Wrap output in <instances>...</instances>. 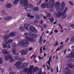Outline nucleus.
I'll return each mask as SVG.
<instances>
[{
	"label": "nucleus",
	"mask_w": 74,
	"mask_h": 74,
	"mask_svg": "<svg viewBox=\"0 0 74 74\" xmlns=\"http://www.w3.org/2000/svg\"><path fill=\"white\" fill-rule=\"evenodd\" d=\"M3 54H4L5 55H7V54H8V52L7 50L5 49H3Z\"/></svg>",
	"instance_id": "24"
},
{
	"label": "nucleus",
	"mask_w": 74,
	"mask_h": 74,
	"mask_svg": "<svg viewBox=\"0 0 74 74\" xmlns=\"http://www.w3.org/2000/svg\"><path fill=\"white\" fill-rule=\"evenodd\" d=\"M63 47H64V45L60 46L59 49V50H60V49H62L63 48Z\"/></svg>",
	"instance_id": "38"
},
{
	"label": "nucleus",
	"mask_w": 74,
	"mask_h": 74,
	"mask_svg": "<svg viewBox=\"0 0 74 74\" xmlns=\"http://www.w3.org/2000/svg\"><path fill=\"white\" fill-rule=\"evenodd\" d=\"M66 58H74V53L71 51L70 54H68L66 56Z\"/></svg>",
	"instance_id": "9"
},
{
	"label": "nucleus",
	"mask_w": 74,
	"mask_h": 74,
	"mask_svg": "<svg viewBox=\"0 0 74 74\" xmlns=\"http://www.w3.org/2000/svg\"><path fill=\"white\" fill-rule=\"evenodd\" d=\"M68 10V8L67 7L65 8L64 10L63 11L62 14L64 15L66 13V12Z\"/></svg>",
	"instance_id": "25"
},
{
	"label": "nucleus",
	"mask_w": 74,
	"mask_h": 74,
	"mask_svg": "<svg viewBox=\"0 0 74 74\" xmlns=\"http://www.w3.org/2000/svg\"><path fill=\"white\" fill-rule=\"evenodd\" d=\"M4 58L6 60H9L10 59H12L13 57L11 55H10L9 56L6 55L4 57Z\"/></svg>",
	"instance_id": "11"
},
{
	"label": "nucleus",
	"mask_w": 74,
	"mask_h": 74,
	"mask_svg": "<svg viewBox=\"0 0 74 74\" xmlns=\"http://www.w3.org/2000/svg\"><path fill=\"white\" fill-rule=\"evenodd\" d=\"M13 40L10 39L8 40V41H6L5 43L6 44H11V42H13Z\"/></svg>",
	"instance_id": "21"
},
{
	"label": "nucleus",
	"mask_w": 74,
	"mask_h": 74,
	"mask_svg": "<svg viewBox=\"0 0 74 74\" xmlns=\"http://www.w3.org/2000/svg\"><path fill=\"white\" fill-rule=\"evenodd\" d=\"M12 52H13V54H14V55H18L16 49L15 48L13 49L12 50Z\"/></svg>",
	"instance_id": "20"
},
{
	"label": "nucleus",
	"mask_w": 74,
	"mask_h": 74,
	"mask_svg": "<svg viewBox=\"0 0 74 74\" xmlns=\"http://www.w3.org/2000/svg\"><path fill=\"white\" fill-rule=\"evenodd\" d=\"M5 6L7 8L9 9L10 8H11L12 7V5L11 3H8L6 4Z\"/></svg>",
	"instance_id": "18"
},
{
	"label": "nucleus",
	"mask_w": 74,
	"mask_h": 74,
	"mask_svg": "<svg viewBox=\"0 0 74 74\" xmlns=\"http://www.w3.org/2000/svg\"><path fill=\"white\" fill-rule=\"evenodd\" d=\"M30 8L32 10L33 8V5L31 4H29L27 5V7L25 8V10H26V11H28L29 10V9H27V8Z\"/></svg>",
	"instance_id": "13"
},
{
	"label": "nucleus",
	"mask_w": 74,
	"mask_h": 74,
	"mask_svg": "<svg viewBox=\"0 0 74 74\" xmlns=\"http://www.w3.org/2000/svg\"><path fill=\"white\" fill-rule=\"evenodd\" d=\"M49 3H43L41 5V7L42 8H43L44 9L47 7V8H49L50 9V7L49 5Z\"/></svg>",
	"instance_id": "7"
},
{
	"label": "nucleus",
	"mask_w": 74,
	"mask_h": 74,
	"mask_svg": "<svg viewBox=\"0 0 74 74\" xmlns=\"http://www.w3.org/2000/svg\"><path fill=\"white\" fill-rule=\"evenodd\" d=\"M69 3L71 5H73V3L71 1H69Z\"/></svg>",
	"instance_id": "51"
},
{
	"label": "nucleus",
	"mask_w": 74,
	"mask_h": 74,
	"mask_svg": "<svg viewBox=\"0 0 74 74\" xmlns=\"http://www.w3.org/2000/svg\"><path fill=\"white\" fill-rule=\"evenodd\" d=\"M40 53H42V47H41L40 49Z\"/></svg>",
	"instance_id": "35"
},
{
	"label": "nucleus",
	"mask_w": 74,
	"mask_h": 74,
	"mask_svg": "<svg viewBox=\"0 0 74 74\" xmlns=\"http://www.w3.org/2000/svg\"><path fill=\"white\" fill-rule=\"evenodd\" d=\"M28 65V63H26L25 62H24L23 64V65L24 67H26Z\"/></svg>",
	"instance_id": "30"
},
{
	"label": "nucleus",
	"mask_w": 74,
	"mask_h": 74,
	"mask_svg": "<svg viewBox=\"0 0 74 74\" xmlns=\"http://www.w3.org/2000/svg\"><path fill=\"white\" fill-rule=\"evenodd\" d=\"M29 35L31 37H32V38H36V37H37V35L33 34L32 32H29Z\"/></svg>",
	"instance_id": "14"
},
{
	"label": "nucleus",
	"mask_w": 74,
	"mask_h": 74,
	"mask_svg": "<svg viewBox=\"0 0 74 74\" xmlns=\"http://www.w3.org/2000/svg\"><path fill=\"white\" fill-rule=\"evenodd\" d=\"M49 62H51V58L50 57L49 58Z\"/></svg>",
	"instance_id": "61"
},
{
	"label": "nucleus",
	"mask_w": 74,
	"mask_h": 74,
	"mask_svg": "<svg viewBox=\"0 0 74 74\" xmlns=\"http://www.w3.org/2000/svg\"><path fill=\"white\" fill-rule=\"evenodd\" d=\"M43 16L45 19H46V18H47L46 16H45L44 15H43Z\"/></svg>",
	"instance_id": "57"
},
{
	"label": "nucleus",
	"mask_w": 74,
	"mask_h": 74,
	"mask_svg": "<svg viewBox=\"0 0 74 74\" xmlns=\"http://www.w3.org/2000/svg\"><path fill=\"white\" fill-rule=\"evenodd\" d=\"M10 59H11L10 60V62H14V61H15V59L13 58Z\"/></svg>",
	"instance_id": "46"
},
{
	"label": "nucleus",
	"mask_w": 74,
	"mask_h": 74,
	"mask_svg": "<svg viewBox=\"0 0 74 74\" xmlns=\"http://www.w3.org/2000/svg\"><path fill=\"white\" fill-rule=\"evenodd\" d=\"M24 0H20V4L22 5L23 4V1Z\"/></svg>",
	"instance_id": "43"
},
{
	"label": "nucleus",
	"mask_w": 74,
	"mask_h": 74,
	"mask_svg": "<svg viewBox=\"0 0 74 74\" xmlns=\"http://www.w3.org/2000/svg\"><path fill=\"white\" fill-rule=\"evenodd\" d=\"M3 47L4 48H5L7 47V44H4Z\"/></svg>",
	"instance_id": "48"
},
{
	"label": "nucleus",
	"mask_w": 74,
	"mask_h": 74,
	"mask_svg": "<svg viewBox=\"0 0 74 74\" xmlns=\"http://www.w3.org/2000/svg\"><path fill=\"white\" fill-rule=\"evenodd\" d=\"M29 30L32 33H37V30L35 27L32 26H31L29 27Z\"/></svg>",
	"instance_id": "8"
},
{
	"label": "nucleus",
	"mask_w": 74,
	"mask_h": 74,
	"mask_svg": "<svg viewBox=\"0 0 74 74\" xmlns=\"http://www.w3.org/2000/svg\"><path fill=\"white\" fill-rule=\"evenodd\" d=\"M42 0H40L37 3V5H40V4L42 2Z\"/></svg>",
	"instance_id": "40"
},
{
	"label": "nucleus",
	"mask_w": 74,
	"mask_h": 74,
	"mask_svg": "<svg viewBox=\"0 0 74 74\" xmlns=\"http://www.w3.org/2000/svg\"><path fill=\"white\" fill-rule=\"evenodd\" d=\"M60 3L59 2H57L55 3V7H57L56 9V11L58 12L56 14V16L58 18H60V16L62 15V13L61 12L62 11L64 10V8L65 7V3L64 2H62L60 5V8L59 7L60 6Z\"/></svg>",
	"instance_id": "1"
},
{
	"label": "nucleus",
	"mask_w": 74,
	"mask_h": 74,
	"mask_svg": "<svg viewBox=\"0 0 74 74\" xmlns=\"http://www.w3.org/2000/svg\"><path fill=\"white\" fill-rule=\"evenodd\" d=\"M28 4V1L27 0H24L23 1V6H26Z\"/></svg>",
	"instance_id": "19"
},
{
	"label": "nucleus",
	"mask_w": 74,
	"mask_h": 74,
	"mask_svg": "<svg viewBox=\"0 0 74 74\" xmlns=\"http://www.w3.org/2000/svg\"><path fill=\"white\" fill-rule=\"evenodd\" d=\"M10 48H11V46H10V45H8L7 46V48L8 49H10Z\"/></svg>",
	"instance_id": "53"
},
{
	"label": "nucleus",
	"mask_w": 74,
	"mask_h": 74,
	"mask_svg": "<svg viewBox=\"0 0 74 74\" xmlns=\"http://www.w3.org/2000/svg\"><path fill=\"white\" fill-rule=\"evenodd\" d=\"M24 26L27 30H28V29H29V27L30 26V25L29 24L26 23L24 25Z\"/></svg>",
	"instance_id": "15"
},
{
	"label": "nucleus",
	"mask_w": 74,
	"mask_h": 74,
	"mask_svg": "<svg viewBox=\"0 0 74 74\" xmlns=\"http://www.w3.org/2000/svg\"><path fill=\"white\" fill-rule=\"evenodd\" d=\"M38 10H39V8L37 7H36L33 9V11H38Z\"/></svg>",
	"instance_id": "27"
},
{
	"label": "nucleus",
	"mask_w": 74,
	"mask_h": 74,
	"mask_svg": "<svg viewBox=\"0 0 74 74\" xmlns=\"http://www.w3.org/2000/svg\"><path fill=\"white\" fill-rule=\"evenodd\" d=\"M22 62H16L15 64V66H16L17 68V69H23L24 66H21L20 65L22 64Z\"/></svg>",
	"instance_id": "6"
},
{
	"label": "nucleus",
	"mask_w": 74,
	"mask_h": 74,
	"mask_svg": "<svg viewBox=\"0 0 74 74\" xmlns=\"http://www.w3.org/2000/svg\"><path fill=\"white\" fill-rule=\"evenodd\" d=\"M1 13L2 14H4V15H8V14H7V13L5 12V11L4 10H2L1 11Z\"/></svg>",
	"instance_id": "29"
},
{
	"label": "nucleus",
	"mask_w": 74,
	"mask_h": 74,
	"mask_svg": "<svg viewBox=\"0 0 74 74\" xmlns=\"http://www.w3.org/2000/svg\"><path fill=\"white\" fill-rule=\"evenodd\" d=\"M69 40V38H68L66 40L65 42H67V41H68Z\"/></svg>",
	"instance_id": "58"
},
{
	"label": "nucleus",
	"mask_w": 74,
	"mask_h": 74,
	"mask_svg": "<svg viewBox=\"0 0 74 74\" xmlns=\"http://www.w3.org/2000/svg\"><path fill=\"white\" fill-rule=\"evenodd\" d=\"M3 58H0V64H1L3 63Z\"/></svg>",
	"instance_id": "44"
},
{
	"label": "nucleus",
	"mask_w": 74,
	"mask_h": 74,
	"mask_svg": "<svg viewBox=\"0 0 74 74\" xmlns=\"http://www.w3.org/2000/svg\"><path fill=\"white\" fill-rule=\"evenodd\" d=\"M54 32H55V33H58V30L57 29H56L54 30Z\"/></svg>",
	"instance_id": "55"
},
{
	"label": "nucleus",
	"mask_w": 74,
	"mask_h": 74,
	"mask_svg": "<svg viewBox=\"0 0 74 74\" xmlns=\"http://www.w3.org/2000/svg\"><path fill=\"white\" fill-rule=\"evenodd\" d=\"M67 16V15H64L62 17V19H65V18H66Z\"/></svg>",
	"instance_id": "41"
},
{
	"label": "nucleus",
	"mask_w": 74,
	"mask_h": 74,
	"mask_svg": "<svg viewBox=\"0 0 74 74\" xmlns=\"http://www.w3.org/2000/svg\"><path fill=\"white\" fill-rule=\"evenodd\" d=\"M47 17H50V16H51V13H48L47 14Z\"/></svg>",
	"instance_id": "39"
},
{
	"label": "nucleus",
	"mask_w": 74,
	"mask_h": 74,
	"mask_svg": "<svg viewBox=\"0 0 74 74\" xmlns=\"http://www.w3.org/2000/svg\"><path fill=\"white\" fill-rule=\"evenodd\" d=\"M19 30H21V32H23L24 31V28L23 27L20 26L19 27Z\"/></svg>",
	"instance_id": "31"
},
{
	"label": "nucleus",
	"mask_w": 74,
	"mask_h": 74,
	"mask_svg": "<svg viewBox=\"0 0 74 74\" xmlns=\"http://www.w3.org/2000/svg\"><path fill=\"white\" fill-rule=\"evenodd\" d=\"M11 19H12V17L11 16H8L4 18V20H5V21H8L10 20Z\"/></svg>",
	"instance_id": "23"
},
{
	"label": "nucleus",
	"mask_w": 74,
	"mask_h": 74,
	"mask_svg": "<svg viewBox=\"0 0 74 74\" xmlns=\"http://www.w3.org/2000/svg\"><path fill=\"white\" fill-rule=\"evenodd\" d=\"M38 67H35L33 69V71L34 73H36L37 71L38 70Z\"/></svg>",
	"instance_id": "22"
},
{
	"label": "nucleus",
	"mask_w": 74,
	"mask_h": 74,
	"mask_svg": "<svg viewBox=\"0 0 74 74\" xmlns=\"http://www.w3.org/2000/svg\"><path fill=\"white\" fill-rule=\"evenodd\" d=\"M19 61H21V60H22V58H19V57H18V59L17 60Z\"/></svg>",
	"instance_id": "54"
},
{
	"label": "nucleus",
	"mask_w": 74,
	"mask_h": 74,
	"mask_svg": "<svg viewBox=\"0 0 74 74\" xmlns=\"http://www.w3.org/2000/svg\"><path fill=\"white\" fill-rule=\"evenodd\" d=\"M20 0H15L13 2V4L14 5H15V4H17V3H18V1H19Z\"/></svg>",
	"instance_id": "28"
},
{
	"label": "nucleus",
	"mask_w": 74,
	"mask_h": 74,
	"mask_svg": "<svg viewBox=\"0 0 74 74\" xmlns=\"http://www.w3.org/2000/svg\"><path fill=\"white\" fill-rule=\"evenodd\" d=\"M34 68V65H31L28 68V70L29 71V73H28V74H32V70Z\"/></svg>",
	"instance_id": "10"
},
{
	"label": "nucleus",
	"mask_w": 74,
	"mask_h": 74,
	"mask_svg": "<svg viewBox=\"0 0 74 74\" xmlns=\"http://www.w3.org/2000/svg\"><path fill=\"white\" fill-rule=\"evenodd\" d=\"M55 0H50L49 1V5L50 6V12H53L54 10V4H55Z\"/></svg>",
	"instance_id": "3"
},
{
	"label": "nucleus",
	"mask_w": 74,
	"mask_h": 74,
	"mask_svg": "<svg viewBox=\"0 0 74 74\" xmlns=\"http://www.w3.org/2000/svg\"><path fill=\"white\" fill-rule=\"evenodd\" d=\"M19 47H28L29 45V42L27 41V39L22 40L21 42H18V44Z\"/></svg>",
	"instance_id": "2"
},
{
	"label": "nucleus",
	"mask_w": 74,
	"mask_h": 74,
	"mask_svg": "<svg viewBox=\"0 0 74 74\" xmlns=\"http://www.w3.org/2000/svg\"><path fill=\"white\" fill-rule=\"evenodd\" d=\"M23 72H24V73H27V72L29 73V69H28V68H25L23 70Z\"/></svg>",
	"instance_id": "26"
},
{
	"label": "nucleus",
	"mask_w": 74,
	"mask_h": 74,
	"mask_svg": "<svg viewBox=\"0 0 74 74\" xmlns=\"http://www.w3.org/2000/svg\"><path fill=\"white\" fill-rule=\"evenodd\" d=\"M58 44L59 43L58 42H57L55 45H53V46H54V47H57V46L58 45Z\"/></svg>",
	"instance_id": "45"
},
{
	"label": "nucleus",
	"mask_w": 74,
	"mask_h": 74,
	"mask_svg": "<svg viewBox=\"0 0 74 74\" xmlns=\"http://www.w3.org/2000/svg\"><path fill=\"white\" fill-rule=\"evenodd\" d=\"M44 33L42 32L41 36L40 37V39H39L40 44H42V42H43V39L42 40V37L43 35H44Z\"/></svg>",
	"instance_id": "16"
},
{
	"label": "nucleus",
	"mask_w": 74,
	"mask_h": 74,
	"mask_svg": "<svg viewBox=\"0 0 74 74\" xmlns=\"http://www.w3.org/2000/svg\"><path fill=\"white\" fill-rule=\"evenodd\" d=\"M38 57L39 59H40V60L42 59V57H40V56H38Z\"/></svg>",
	"instance_id": "63"
},
{
	"label": "nucleus",
	"mask_w": 74,
	"mask_h": 74,
	"mask_svg": "<svg viewBox=\"0 0 74 74\" xmlns=\"http://www.w3.org/2000/svg\"><path fill=\"white\" fill-rule=\"evenodd\" d=\"M10 74H14V73L13 72H11L10 73Z\"/></svg>",
	"instance_id": "64"
},
{
	"label": "nucleus",
	"mask_w": 74,
	"mask_h": 74,
	"mask_svg": "<svg viewBox=\"0 0 74 74\" xmlns=\"http://www.w3.org/2000/svg\"><path fill=\"white\" fill-rule=\"evenodd\" d=\"M27 16L29 18H34V16H31L29 14H27Z\"/></svg>",
	"instance_id": "33"
},
{
	"label": "nucleus",
	"mask_w": 74,
	"mask_h": 74,
	"mask_svg": "<svg viewBox=\"0 0 74 74\" xmlns=\"http://www.w3.org/2000/svg\"><path fill=\"white\" fill-rule=\"evenodd\" d=\"M36 18L37 19H40V15H37Z\"/></svg>",
	"instance_id": "49"
},
{
	"label": "nucleus",
	"mask_w": 74,
	"mask_h": 74,
	"mask_svg": "<svg viewBox=\"0 0 74 74\" xmlns=\"http://www.w3.org/2000/svg\"><path fill=\"white\" fill-rule=\"evenodd\" d=\"M46 67L47 70H50V68H51V67L49 66H48V65L46 66Z\"/></svg>",
	"instance_id": "47"
},
{
	"label": "nucleus",
	"mask_w": 74,
	"mask_h": 74,
	"mask_svg": "<svg viewBox=\"0 0 74 74\" xmlns=\"http://www.w3.org/2000/svg\"><path fill=\"white\" fill-rule=\"evenodd\" d=\"M74 36H73V38H71V42H74Z\"/></svg>",
	"instance_id": "37"
},
{
	"label": "nucleus",
	"mask_w": 74,
	"mask_h": 74,
	"mask_svg": "<svg viewBox=\"0 0 74 74\" xmlns=\"http://www.w3.org/2000/svg\"><path fill=\"white\" fill-rule=\"evenodd\" d=\"M28 51L25 50H21L20 51V53H21V55H24L27 54Z\"/></svg>",
	"instance_id": "12"
},
{
	"label": "nucleus",
	"mask_w": 74,
	"mask_h": 74,
	"mask_svg": "<svg viewBox=\"0 0 74 74\" xmlns=\"http://www.w3.org/2000/svg\"><path fill=\"white\" fill-rule=\"evenodd\" d=\"M14 58L16 60H18L19 58V56H15L14 57Z\"/></svg>",
	"instance_id": "36"
},
{
	"label": "nucleus",
	"mask_w": 74,
	"mask_h": 74,
	"mask_svg": "<svg viewBox=\"0 0 74 74\" xmlns=\"http://www.w3.org/2000/svg\"><path fill=\"white\" fill-rule=\"evenodd\" d=\"M71 48L72 49V51H74V46H71Z\"/></svg>",
	"instance_id": "56"
},
{
	"label": "nucleus",
	"mask_w": 74,
	"mask_h": 74,
	"mask_svg": "<svg viewBox=\"0 0 74 74\" xmlns=\"http://www.w3.org/2000/svg\"><path fill=\"white\" fill-rule=\"evenodd\" d=\"M28 35H29V33L28 34L27 32L25 33L24 34V36L25 37V38L27 39L29 41H30L32 42L35 41V40L34 39L31 38H29L28 36Z\"/></svg>",
	"instance_id": "5"
},
{
	"label": "nucleus",
	"mask_w": 74,
	"mask_h": 74,
	"mask_svg": "<svg viewBox=\"0 0 74 74\" xmlns=\"http://www.w3.org/2000/svg\"><path fill=\"white\" fill-rule=\"evenodd\" d=\"M35 23H38V21L37 20H35Z\"/></svg>",
	"instance_id": "62"
},
{
	"label": "nucleus",
	"mask_w": 74,
	"mask_h": 74,
	"mask_svg": "<svg viewBox=\"0 0 74 74\" xmlns=\"http://www.w3.org/2000/svg\"><path fill=\"white\" fill-rule=\"evenodd\" d=\"M15 36V34L13 32L10 33L9 35H5L4 37H3V38L5 39L4 40V42H5L7 40H8V38L10 36L13 37V36Z\"/></svg>",
	"instance_id": "4"
},
{
	"label": "nucleus",
	"mask_w": 74,
	"mask_h": 74,
	"mask_svg": "<svg viewBox=\"0 0 74 74\" xmlns=\"http://www.w3.org/2000/svg\"><path fill=\"white\" fill-rule=\"evenodd\" d=\"M49 21H51V23H53V21H54V19L52 18L51 19H49Z\"/></svg>",
	"instance_id": "34"
},
{
	"label": "nucleus",
	"mask_w": 74,
	"mask_h": 74,
	"mask_svg": "<svg viewBox=\"0 0 74 74\" xmlns=\"http://www.w3.org/2000/svg\"><path fill=\"white\" fill-rule=\"evenodd\" d=\"M65 70L66 71H69V68L68 67H66L65 68Z\"/></svg>",
	"instance_id": "42"
},
{
	"label": "nucleus",
	"mask_w": 74,
	"mask_h": 74,
	"mask_svg": "<svg viewBox=\"0 0 74 74\" xmlns=\"http://www.w3.org/2000/svg\"><path fill=\"white\" fill-rule=\"evenodd\" d=\"M67 66H68L70 69H73L74 68V64L72 63H69L67 64Z\"/></svg>",
	"instance_id": "17"
},
{
	"label": "nucleus",
	"mask_w": 74,
	"mask_h": 74,
	"mask_svg": "<svg viewBox=\"0 0 74 74\" xmlns=\"http://www.w3.org/2000/svg\"><path fill=\"white\" fill-rule=\"evenodd\" d=\"M43 26L45 29H47V25L45 24H44Z\"/></svg>",
	"instance_id": "50"
},
{
	"label": "nucleus",
	"mask_w": 74,
	"mask_h": 74,
	"mask_svg": "<svg viewBox=\"0 0 74 74\" xmlns=\"http://www.w3.org/2000/svg\"><path fill=\"white\" fill-rule=\"evenodd\" d=\"M47 63L49 65H51V63H50V61H47Z\"/></svg>",
	"instance_id": "60"
},
{
	"label": "nucleus",
	"mask_w": 74,
	"mask_h": 74,
	"mask_svg": "<svg viewBox=\"0 0 74 74\" xmlns=\"http://www.w3.org/2000/svg\"><path fill=\"white\" fill-rule=\"evenodd\" d=\"M12 45L13 48H15V47H16V46H17V45L15 43H14L12 44Z\"/></svg>",
	"instance_id": "32"
},
{
	"label": "nucleus",
	"mask_w": 74,
	"mask_h": 74,
	"mask_svg": "<svg viewBox=\"0 0 74 74\" xmlns=\"http://www.w3.org/2000/svg\"><path fill=\"white\" fill-rule=\"evenodd\" d=\"M70 26H71V27H73V28H74V24H71L70 25Z\"/></svg>",
	"instance_id": "52"
},
{
	"label": "nucleus",
	"mask_w": 74,
	"mask_h": 74,
	"mask_svg": "<svg viewBox=\"0 0 74 74\" xmlns=\"http://www.w3.org/2000/svg\"><path fill=\"white\" fill-rule=\"evenodd\" d=\"M59 72V69H58V67H57V73Z\"/></svg>",
	"instance_id": "59"
}]
</instances>
